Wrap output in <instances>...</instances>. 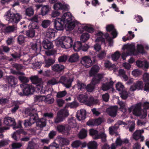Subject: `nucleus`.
Instances as JSON below:
<instances>
[{
	"label": "nucleus",
	"mask_w": 149,
	"mask_h": 149,
	"mask_svg": "<svg viewBox=\"0 0 149 149\" xmlns=\"http://www.w3.org/2000/svg\"><path fill=\"white\" fill-rule=\"evenodd\" d=\"M67 94V92L66 91H60L57 93L56 97L58 98H61L65 96Z\"/></svg>",
	"instance_id": "55"
},
{
	"label": "nucleus",
	"mask_w": 149,
	"mask_h": 149,
	"mask_svg": "<svg viewBox=\"0 0 149 149\" xmlns=\"http://www.w3.org/2000/svg\"><path fill=\"white\" fill-rule=\"evenodd\" d=\"M20 87L22 88H23V90L25 93V94L27 95L32 94L34 91V88L32 86L26 83H23L21 84L20 85Z\"/></svg>",
	"instance_id": "11"
},
{
	"label": "nucleus",
	"mask_w": 149,
	"mask_h": 149,
	"mask_svg": "<svg viewBox=\"0 0 149 149\" xmlns=\"http://www.w3.org/2000/svg\"><path fill=\"white\" fill-rule=\"evenodd\" d=\"M29 20L31 21V22H35L36 23V22H39L38 15H35L32 17L29 18Z\"/></svg>",
	"instance_id": "60"
},
{
	"label": "nucleus",
	"mask_w": 149,
	"mask_h": 149,
	"mask_svg": "<svg viewBox=\"0 0 149 149\" xmlns=\"http://www.w3.org/2000/svg\"><path fill=\"white\" fill-rule=\"evenodd\" d=\"M35 111L34 109L31 111H28V114L30 116L29 120H26L24 121V125L25 127L30 126L35 123L36 120L38 118V116L37 113H33Z\"/></svg>",
	"instance_id": "3"
},
{
	"label": "nucleus",
	"mask_w": 149,
	"mask_h": 149,
	"mask_svg": "<svg viewBox=\"0 0 149 149\" xmlns=\"http://www.w3.org/2000/svg\"><path fill=\"white\" fill-rule=\"evenodd\" d=\"M86 111L85 110H81L80 111H78L76 114L77 118L81 120H84L86 118Z\"/></svg>",
	"instance_id": "21"
},
{
	"label": "nucleus",
	"mask_w": 149,
	"mask_h": 149,
	"mask_svg": "<svg viewBox=\"0 0 149 149\" xmlns=\"http://www.w3.org/2000/svg\"><path fill=\"white\" fill-rule=\"evenodd\" d=\"M82 144L81 142L78 140H76L74 141L71 144L72 147L74 148L78 147Z\"/></svg>",
	"instance_id": "54"
},
{
	"label": "nucleus",
	"mask_w": 149,
	"mask_h": 149,
	"mask_svg": "<svg viewBox=\"0 0 149 149\" xmlns=\"http://www.w3.org/2000/svg\"><path fill=\"white\" fill-rule=\"evenodd\" d=\"M118 103L120 106V110L124 113L126 112L127 109L125 107V103L122 101H120Z\"/></svg>",
	"instance_id": "47"
},
{
	"label": "nucleus",
	"mask_w": 149,
	"mask_h": 149,
	"mask_svg": "<svg viewBox=\"0 0 149 149\" xmlns=\"http://www.w3.org/2000/svg\"><path fill=\"white\" fill-rule=\"evenodd\" d=\"M143 118H146L147 115V109H149V102H146L143 103Z\"/></svg>",
	"instance_id": "31"
},
{
	"label": "nucleus",
	"mask_w": 149,
	"mask_h": 149,
	"mask_svg": "<svg viewBox=\"0 0 149 149\" xmlns=\"http://www.w3.org/2000/svg\"><path fill=\"white\" fill-rule=\"evenodd\" d=\"M50 24V22L48 20H45L43 21L42 23V26L44 28H46Z\"/></svg>",
	"instance_id": "57"
},
{
	"label": "nucleus",
	"mask_w": 149,
	"mask_h": 149,
	"mask_svg": "<svg viewBox=\"0 0 149 149\" xmlns=\"http://www.w3.org/2000/svg\"><path fill=\"white\" fill-rule=\"evenodd\" d=\"M95 125H100L102 122V120L100 117L94 119Z\"/></svg>",
	"instance_id": "63"
},
{
	"label": "nucleus",
	"mask_w": 149,
	"mask_h": 149,
	"mask_svg": "<svg viewBox=\"0 0 149 149\" xmlns=\"http://www.w3.org/2000/svg\"><path fill=\"white\" fill-rule=\"evenodd\" d=\"M31 48L36 53H39L41 50V46L36 43L33 44L31 46Z\"/></svg>",
	"instance_id": "26"
},
{
	"label": "nucleus",
	"mask_w": 149,
	"mask_h": 149,
	"mask_svg": "<svg viewBox=\"0 0 149 149\" xmlns=\"http://www.w3.org/2000/svg\"><path fill=\"white\" fill-rule=\"evenodd\" d=\"M81 63L86 68H88L92 66V62L91 58L88 56H84L82 58Z\"/></svg>",
	"instance_id": "14"
},
{
	"label": "nucleus",
	"mask_w": 149,
	"mask_h": 149,
	"mask_svg": "<svg viewBox=\"0 0 149 149\" xmlns=\"http://www.w3.org/2000/svg\"><path fill=\"white\" fill-rule=\"evenodd\" d=\"M87 98L88 96L87 94H81L79 95L77 97V99L79 101L84 103L86 102Z\"/></svg>",
	"instance_id": "34"
},
{
	"label": "nucleus",
	"mask_w": 149,
	"mask_h": 149,
	"mask_svg": "<svg viewBox=\"0 0 149 149\" xmlns=\"http://www.w3.org/2000/svg\"><path fill=\"white\" fill-rule=\"evenodd\" d=\"M89 38V35L88 33H84L81 35V41L83 42H85Z\"/></svg>",
	"instance_id": "43"
},
{
	"label": "nucleus",
	"mask_w": 149,
	"mask_h": 149,
	"mask_svg": "<svg viewBox=\"0 0 149 149\" xmlns=\"http://www.w3.org/2000/svg\"><path fill=\"white\" fill-rule=\"evenodd\" d=\"M67 26L68 29L69 30H72L75 26V23L74 21H71L68 24H65V27Z\"/></svg>",
	"instance_id": "46"
},
{
	"label": "nucleus",
	"mask_w": 149,
	"mask_h": 149,
	"mask_svg": "<svg viewBox=\"0 0 149 149\" xmlns=\"http://www.w3.org/2000/svg\"><path fill=\"white\" fill-rule=\"evenodd\" d=\"M78 87L79 89L82 90V89H86V85L85 84L80 82L77 83Z\"/></svg>",
	"instance_id": "59"
},
{
	"label": "nucleus",
	"mask_w": 149,
	"mask_h": 149,
	"mask_svg": "<svg viewBox=\"0 0 149 149\" xmlns=\"http://www.w3.org/2000/svg\"><path fill=\"white\" fill-rule=\"evenodd\" d=\"M22 146V144L20 143H13L11 145L12 149H17Z\"/></svg>",
	"instance_id": "51"
},
{
	"label": "nucleus",
	"mask_w": 149,
	"mask_h": 149,
	"mask_svg": "<svg viewBox=\"0 0 149 149\" xmlns=\"http://www.w3.org/2000/svg\"><path fill=\"white\" fill-rule=\"evenodd\" d=\"M59 44L62 48H68L72 47L73 41L69 37H62L59 40Z\"/></svg>",
	"instance_id": "4"
},
{
	"label": "nucleus",
	"mask_w": 149,
	"mask_h": 149,
	"mask_svg": "<svg viewBox=\"0 0 149 149\" xmlns=\"http://www.w3.org/2000/svg\"><path fill=\"white\" fill-rule=\"evenodd\" d=\"M141 134L140 130L136 131L133 134V138L137 141L141 138Z\"/></svg>",
	"instance_id": "40"
},
{
	"label": "nucleus",
	"mask_w": 149,
	"mask_h": 149,
	"mask_svg": "<svg viewBox=\"0 0 149 149\" xmlns=\"http://www.w3.org/2000/svg\"><path fill=\"white\" fill-rule=\"evenodd\" d=\"M13 107L11 109V111L13 113H15L16 110L19 108V106L17 103L14 102L13 105Z\"/></svg>",
	"instance_id": "58"
},
{
	"label": "nucleus",
	"mask_w": 149,
	"mask_h": 149,
	"mask_svg": "<svg viewBox=\"0 0 149 149\" xmlns=\"http://www.w3.org/2000/svg\"><path fill=\"white\" fill-rule=\"evenodd\" d=\"M16 27L14 25L8 26H7L4 29V32L6 33H9L13 32L16 30Z\"/></svg>",
	"instance_id": "39"
},
{
	"label": "nucleus",
	"mask_w": 149,
	"mask_h": 149,
	"mask_svg": "<svg viewBox=\"0 0 149 149\" xmlns=\"http://www.w3.org/2000/svg\"><path fill=\"white\" fill-rule=\"evenodd\" d=\"M70 130V127L68 124L58 125L56 127V130L59 132L65 135L69 134Z\"/></svg>",
	"instance_id": "10"
},
{
	"label": "nucleus",
	"mask_w": 149,
	"mask_h": 149,
	"mask_svg": "<svg viewBox=\"0 0 149 149\" xmlns=\"http://www.w3.org/2000/svg\"><path fill=\"white\" fill-rule=\"evenodd\" d=\"M59 145L56 143H53L51 144L49 147L44 146L43 149H58Z\"/></svg>",
	"instance_id": "36"
},
{
	"label": "nucleus",
	"mask_w": 149,
	"mask_h": 149,
	"mask_svg": "<svg viewBox=\"0 0 149 149\" xmlns=\"http://www.w3.org/2000/svg\"><path fill=\"white\" fill-rule=\"evenodd\" d=\"M106 28L107 33H111V35L113 36V38H115L116 37L118 33L113 25L112 24L107 25Z\"/></svg>",
	"instance_id": "13"
},
{
	"label": "nucleus",
	"mask_w": 149,
	"mask_h": 149,
	"mask_svg": "<svg viewBox=\"0 0 149 149\" xmlns=\"http://www.w3.org/2000/svg\"><path fill=\"white\" fill-rule=\"evenodd\" d=\"M99 70L100 67L98 65H93L89 72L90 76H95V75L99 72Z\"/></svg>",
	"instance_id": "23"
},
{
	"label": "nucleus",
	"mask_w": 149,
	"mask_h": 149,
	"mask_svg": "<svg viewBox=\"0 0 149 149\" xmlns=\"http://www.w3.org/2000/svg\"><path fill=\"white\" fill-rule=\"evenodd\" d=\"M68 8L67 5L62 4L60 2L56 3L54 6V8L56 10L52 12V17L53 18L55 17L60 15V13L57 11L58 10H68Z\"/></svg>",
	"instance_id": "7"
},
{
	"label": "nucleus",
	"mask_w": 149,
	"mask_h": 149,
	"mask_svg": "<svg viewBox=\"0 0 149 149\" xmlns=\"http://www.w3.org/2000/svg\"><path fill=\"white\" fill-rule=\"evenodd\" d=\"M94 100L93 97H90L87 98L85 104L88 106H91L94 103Z\"/></svg>",
	"instance_id": "44"
},
{
	"label": "nucleus",
	"mask_w": 149,
	"mask_h": 149,
	"mask_svg": "<svg viewBox=\"0 0 149 149\" xmlns=\"http://www.w3.org/2000/svg\"><path fill=\"white\" fill-rule=\"evenodd\" d=\"M120 97L122 99L125 100L126 99L128 96V94L127 92L125 90L121 91L120 93Z\"/></svg>",
	"instance_id": "52"
},
{
	"label": "nucleus",
	"mask_w": 149,
	"mask_h": 149,
	"mask_svg": "<svg viewBox=\"0 0 149 149\" xmlns=\"http://www.w3.org/2000/svg\"><path fill=\"white\" fill-rule=\"evenodd\" d=\"M54 24L55 29L58 31L62 30L65 27L64 21L62 18H56L54 19Z\"/></svg>",
	"instance_id": "9"
},
{
	"label": "nucleus",
	"mask_w": 149,
	"mask_h": 149,
	"mask_svg": "<svg viewBox=\"0 0 149 149\" xmlns=\"http://www.w3.org/2000/svg\"><path fill=\"white\" fill-rule=\"evenodd\" d=\"M120 56V52L118 51H116L112 55L111 58L114 61H116L119 58Z\"/></svg>",
	"instance_id": "45"
},
{
	"label": "nucleus",
	"mask_w": 149,
	"mask_h": 149,
	"mask_svg": "<svg viewBox=\"0 0 149 149\" xmlns=\"http://www.w3.org/2000/svg\"><path fill=\"white\" fill-rule=\"evenodd\" d=\"M8 84L11 86H13L16 84V79L13 76H10L8 78Z\"/></svg>",
	"instance_id": "33"
},
{
	"label": "nucleus",
	"mask_w": 149,
	"mask_h": 149,
	"mask_svg": "<svg viewBox=\"0 0 149 149\" xmlns=\"http://www.w3.org/2000/svg\"><path fill=\"white\" fill-rule=\"evenodd\" d=\"M39 22L36 23L35 22H31L28 26L29 28L34 30L35 29H37L39 28L38 24Z\"/></svg>",
	"instance_id": "48"
},
{
	"label": "nucleus",
	"mask_w": 149,
	"mask_h": 149,
	"mask_svg": "<svg viewBox=\"0 0 149 149\" xmlns=\"http://www.w3.org/2000/svg\"><path fill=\"white\" fill-rule=\"evenodd\" d=\"M55 62L52 58H49L45 60V63H43V66L46 68H48L53 64Z\"/></svg>",
	"instance_id": "28"
},
{
	"label": "nucleus",
	"mask_w": 149,
	"mask_h": 149,
	"mask_svg": "<svg viewBox=\"0 0 149 149\" xmlns=\"http://www.w3.org/2000/svg\"><path fill=\"white\" fill-rule=\"evenodd\" d=\"M104 65L106 68H114L116 67L115 64H112L109 61H107L104 63Z\"/></svg>",
	"instance_id": "50"
},
{
	"label": "nucleus",
	"mask_w": 149,
	"mask_h": 149,
	"mask_svg": "<svg viewBox=\"0 0 149 149\" xmlns=\"http://www.w3.org/2000/svg\"><path fill=\"white\" fill-rule=\"evenodd\" d=\"M67 56L65 55H63L60 56L58 58L59 62H65L67 59Z\"/></svg>",
	"instance_id": "62"
},
{
	"label": "nucleus",
	"mask_w": 149,
	"mask_h": 149,
	"mask_svg": "<svg viewBox=\"0 0 149 149\" xmlns=\"http://www.w3.org/2000/svg\"><path fill=\"white\" fill-rule=\"evenodd\" d=\"M106 111L110 116L114 117L117 114V107L116 106L111 107L107 108Z\"/></svg>",
	"instance_id": "18"
},
{
	"label": "nucleus",
	"mask_w": 149,
	"mask_h": 149,
	"mask_svg": "<svg viewBox=\"0 0 149 149\" xmlns=\"http://www.w3.org/2000/svg\"><path fill=\"white\" fill-rule=\"evenodd\" d=\"M72 81V80L71 79H68L67 77L62 76L61 77L58 83L63 84L66 88H69L71 86Z\"/></svg>",
	"instance_id": "12"
},
{
	"label": "nucleus",
	"mask_w": 149,
	"mask_h": 149,
	"mask_svg": "<svg viewBox=\"0 0 149 149\" xmlns=\"http://www.w3.org/2000/svg\"><path fill=\"white\" fill-rule=\"evenodd\" d=\"M35 31L33 29H30L26 31V34L29 38H33L35 35Z\"/></svg>",
	"instance_id": "42"
},
{
	"label": "nucleus",
	"mask_w": 149,
	"mask_h": 149,
	"mask_svg": "<svg viewBox=\"0 0 149 149\" xmlns=\"http://www.w3.org/2000/svg\"><path fill=\"white\" fill-rule=\"evenodd\" d=\"M107 136L105 133L104 132H101L93 137L95 139H97L100 138L101 139L102 142L103 143L105 142L106 141Z\"/></svg>",
	"instance_id": "24"
},
{
	"label": "nucleus",
	"mask_w": 149,
	"mask_h": 149,
	"mask_svg": "<svg viewBox=\"0 0 149 149\" xmlns=\"http://www.w3.org/2000/svg\"><path fill=\"white\" fill-rule=\"evenodd\" d=\"M25 15L28 17L33 16L34 14V9L31 7H29L26 9L25 11Z\"/></svg>",
	"instance_id": "35"
},
{
	"label": "nucleus",
	"mask_w": 149,
	"mask_h": 149,
	"mask_svg": "<svg viewBox=\"0 0 149 149\" xmlns=\"http://www.w3.org/2000/svg\"><path fill=\"white\" fill-rule=\"evenodd\" d=\"M36 123V126L40 128H42L45 127L46 125V119L44 118H38L35 122Z\"/></svg>",
	"instance_id": "20"
},
{
	"label": "nucleus",
	"mask_w": 149,
	"mask_h": 149,
	"mask_svg": "<svg viewBox=\"0 0 149 149\" xmlns=\"http://www.w3.org/2000/svg\"><path fill=\"white\" fill-rule=\"evenodd\" d=\"M5 16L9 18L10 22L15 24H17L22 18L21 14L18 13H13L10 10H8L6 13Z\"/></svg>",
	"instance_id": "5"
},
{
	"label": "nucleus",
	"mask_w": 149,
	"mask_h": 149,
	"mask_svg": "<svg viewBox=\"0 0 149 149\" xmlns=\"http://www.w3.org/2000/svg\"><path fill=\"white\" fill-rule=\"evenodd\" d=\"M3 123L4 125L8 126H14L16 124L15 119L10 117H5L4 119Z\"/></svg>",
	"instance_id": "17"
},
{
	"label": "nucleus",
	"mask_w": 149,
	"mask_h": 149,
	"mask_svg": "<svg viewBox=\"0 0 149 149\" xmlns=\"http://www.w3.org/2000/svg\"><path fill=\"white\" fill-rule=\"evenodd\" d=\"M137 89L139 90H143L146 92L149 91V83H146L143 87V83L141 81H138L136 83Z\"/></svg>",
	"instance_id": "15"
},
{
	"label": "nucleus",
	"mask_w": 149,
	"mask_h": 149,
	"mask_svg": "<svg viewBox=\"0 0 149 149\" xmlns=\"http://www.w3.org/2000/svg\"><path fill=\"white\" fill-rule=\"evenodd\" d=\"M42 46L45 49H49L53 48V45L52 42L47 40H44L42 42Z\"/></svg>",
	"instance_id": "25"
},
{
	"label": "nucleus",
	"mask_w": 149,
	"mask_h": 149,
	"mask_svg": "<svg viewBox=\"0 0 149 149\" xmlns=\"http://www.w3.org/2000/svg\"><path fill=\"white\" fill-rule=\"evenodd\" d=\"M142 105V103L139 102L135 105H132L128 108V112L129 113H130L132 111L133 115L137 116L140 117L141 118L144 119L145 118H143V110L141 108Z\"/></svg>",
	"instance_id": "2"
},
{
	"label": "nucleus",
	"mask_w": 149,
	"mask_h": 149,
	"mask_svg": "<svg viewBox=\"0 0 149 149\" xmlns=\"http://www.w3.org/2000/svg\"><path fill=\"white\" fill-rule=\"evenodd\" d=\"M116 87L117 90L119 91H121L124 90V86L120 83H118L116 86Z\"/></svg>",
	"instance_id": "53"
},
{
	"label": "nucleus",
	"mask_w": 149,
	"mask_h": 149,
	"mask_svg": "<svg viewBox=\"0 0 149 149\" xmlns=\"http://www.w3.org/2000/svg\"><path fill=\"white\" fill-rule=\"evenodd\" d=\"M82 45V44L80 42L77 41L73 45L72 47L75 51L78 52L81 49Z\"/></svg>",
	"instance_id": "29"
},
{
	"label": "nucleus",
	"mask_w": 149,
	"mask_h": 149,
	"mask_svg": "<svg viewBox=\"0 0 149 149\" xmlns=\"http://www.w3.org/2000/svg\"><path fill=\"white\" fill-rule=\"evenodd\" d=\"M69 113L67 110L63 109L60 110L57 113V116L55 119V123H58L63 121L64 118L67 117Z\"/></svg>",
	"instance_id": "8"
},
{
	"label": "nucleus",
	"mask_w": 149,
	"mask_h": 149,
	"mask_svg": "<svg viewBox=\"0 0 149 149\" xmlns=\"http://www.w3.org/2000/svg\"><path fill=\"white\" fill-rule=\"evenodd\" d=\"M17 42L20 45H22L26 41L25 37L23 35H19L17 38Z\"/></svg>",
	"instance_id": "41"
},
{
	"label": "nucleus",
	"mask_w": 149,
	"mask_h": 149,
	"mask_svg": "<svg viewBox=\"0 0 149 149\" xmlns=\"http://www.w3.org/2000/svg\"><path fill=\"white\" fill-rule=\"evenodd\" d=\"M79 56L77 54H74L70 56L68 61L71 63H75L79 59Z\"/></svg>",
	"instance_id": "30"
},
{
	"label": "nucleus",
	"mask_w": 149,
	"mask_h": 149,
	"mask_svg": "<svg viewBox=\"0 0 149 149\" xmlns=\"http://www.w3.org/2000/svg\"><path fill=\"white\" fill-rule=\"evenodd\" d=\"M46 37L50 39L55 37V32L53 29H48L46 33Z\"/></svg>",
	"instance_id": "27"
},
{
	"label": "nucleus",
	"mask_w": 149,
	"mask_h": 149,
	"mask_svg": "<svg viewBox=\"0 0 149 149\" xmlns=\"http://www.w3.org/2000/svg\"><path fill=\"white\" fill-rule=\"evenodd\" d=\"M98 134V131L93 129H90L89 130V134L91 136H94V137Z\"/></svg>",
	"instance_id": "64"
},
{
	"label": "nucleus",
	"mask_w": 149,
	"mask_h": 149,
	"mask_svg": "<svg viewBox=\"0 0 149 149\" xmlns=\"http://www.w3.org/2000/svg\"><path fill=\"white\" fill-rule=\"evenodd\" d=\"M87 131L84 129H82L78 134V137L79 139H83L86 137L87 136Z\"/></svg>",
	"instance_id": "32"
},
{
	"label": "nucleus",
	"mask_w": 149,
	"mask_h": 149,
	"mask_svg": "<svg viewBox=\"0 0 149 149\" xmlns=\"http://www.w3.org/2000/svg\"><path fill=\"white\" fill-rule=\"evenodd\" d=\"M11 56L14 59L18 60L20 58L22 55L20 52H15L14 53L11 54Z\"/></svg>",
	"instance_id": "49"
},
{
	"label": "nucleus",
	"mask_w": 149,
	"mask_h": 149,
	"mask_svg": "<svg viewBox=\"0 0 149 149\" xmlns=\"http://www.w3.org/2000/svg\"><path fill=\"white\" fill-rule=\"evenodd\" d=\"M61 144L63 146H67L69 145L70 141L69 140L65 138H62L61 139Z\"/></svg>",
	"instance_id": "56"
},
{
	"label": "nucleus",
	"mask_w": 149,
	"mask_h": 149,
	"mask_svg": "<svg viewBox=\"0 0 149 149\" xmlns=\"http://www.w3.org/2000/svg\"><path fill=\"white\" fill-rule=\"evenodd\" d=\"M88 146L89 149H97V144L96 141H93L89 142Z\"/></svg>",
	"instance_id": "38"
},
{
	"label": "nucleus",
	"mask_w": 149,
	"mask_h": 149,
	"mask_svg": "<svg viewBox=\"0 0 149 149\" xmlns=\"http://www.w3.org/2000/svg\"><path fill=\"white\" fill-rule=\"evenodd\" d=\"M137 48V52L136 50L135 46L132 44L125 45L123 47V49H128V52H126L127 56L132 55L136 56L139 53L141 54L145 53V51L144 47L142 45L138 44Z\"/></svg>",
	"instance_id": "1"
},
{
	"label": "nucleus",
	"mask_w": 149,
	"mask_h": 149,
	"mask_svg": "<svg viewBox=\"0 0 149 149\" xmlns=\"http://www.w3.org/2000/svg\"><path fill=\"white\" fill-rule=\"evenodd\" d=\"M48 7L47 6L42 7L41 9L42 14L43 15H46L48 12Z\"/></svg>",
	"instance_id": "61"
},
{
	"label": "nucleus",
	"mask_w": 149,
	"mask_h": 149,
	"mask_svg": "<svg viewBox=\"0 0 149 149\" xmlns=\"http://www.w3.org/2000/svg\"><path fill=\"white\" fill-rule=\"evenodd\" d=\"M68 125L71 128H74L76 126V122L75 119H74L73 118H71L69 119L68 120Z\"/></svg>",
	"instance_id": "37"
},
{
	"label": "nucleus",
	"mask_w": 149,
	"mask_h": 149,
	"mask_svg": "<svg viewBox=\"0 0 149 149\" xmlns=\"http://www.w3.org/2000/svg\"><path fill=\"white\" fill-rule=\"evenodd\" d=\"M30 79L33 84H38L36 85L37 86L40 87V88L37 87L38 90V91L40 90L41 87L43 86L42 84H40L42 80L41 79L39 78L37 76H31L30 78Z\"/></svg>",
	"instance_id": "16"
},
{
	"label": "nucleus",
	"mask_w": 149,
	"mask_h": 149,
	"mask_svg": "<svg viewBox=\"0 0 149 149\" xmlns=\"http://www.w3.org/2000/svg\"><path fill=\"white\" fill-rule=\"evenodd\" d=\"M62 19L65 24H67L72 21V16L70 13L67 12L64 13L62 17Z\"/></svg>",
	"instance_id": "19"
},
{
	"label": "nucleus",
	"mask_w": 149,
	"mask_h": 149,
	"mask_svg": "<svg viewBox=\"0 0 149 149\" xmlns=\"http://www.w3.org/2000/svg\"><path fill=\"white\" fill-rule=\"evenodd\" d=\"M52 70L54 72L60 73L65 68L64 66L62 65L55 64L52 66Z\"/></svg>",
	"instance_id": "22"
},
{
	"label": "nucleus",
	"mask_w": 149,
	"mask_h": 149,
	"mask_svg": "<svg viewBox=\"0 0 149 149\" xmlns=\"http://www.w3.org/2000/svg\"><path fill=\"white\" fill-rule=\"evenodd\" d=\"M102 78V75L100 74H98L96 76L94 77L91 81L93 85L91 84L88 85L86 86V89L89 92H92L95 88L94 85L99 83Z\"/></svg>",
	"instance_id": "6"
}]
</instances>
